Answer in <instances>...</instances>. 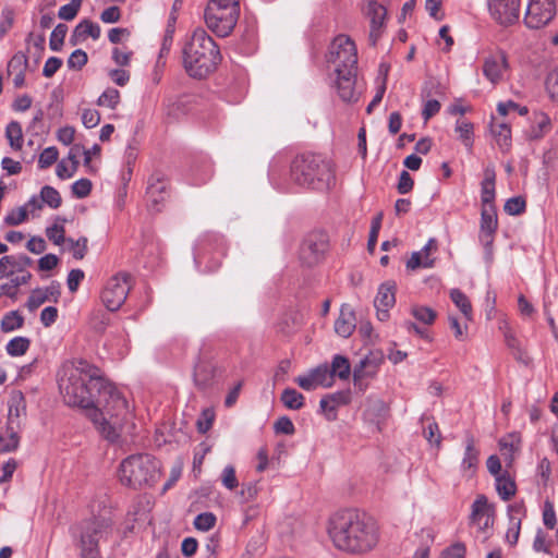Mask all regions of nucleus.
<instances>
[{
	"instance_id": "nucleus-1",
	"label": "nucleus",
	"mask_w": 558,
	"mask_h": 558,
	"mask_svg": "<svg viewBox=\"0 0 558 558\" xmlns=\"http://www.w3.org/2000/svg\"><path fill=\"white\" fill-rule=\"evenodd\" d=\"M58 385L63 401L85 409L105 439L114 442L120 438L132 415L125 398L98 367L85 360L66 361L58 372Z\"/></svg>"
},
{
	"instance_id": "nucleus-2",
	"label": "nucleus",
	"mask_w": 558,
	"mask_h": 558,
	"mask_svg": "<svg viewBox=\"0 0 558 558\" xmlns=\"http://www.w3.org/2000/svg\"><path fill=\"white\" fill-rule=\"evenodd\" d=\"M327 533L337 549L354 555L369 553L380 539L377 521L357 509L333 512L327 521Z\"/></svg>"
},
{
	"instance_id": "nucleus-3",
	"label": "nucleus",
	"mask_w": 558,
	"mask_h": 558,
	"mask_svg": "<svg viewBox=\"0 0 558 558\" xmlns=\"http://www.w3.org/2000/svg\"><path fill=\"white\" fill-rule=\"evenodd\" d=\"M327 62L335 65V84L341 100H356L357 49L354 41L343 34L335 37L329 46Z\"/></svg>"
},
{
	"instance_id": "nucleus-4",
	"label": "nucleus",
	"mask_w": 558,
	"mask_h": 558,
	"mask_svg": "<svg viewBox=\"0 0 558 558\" xmlns=\"http://www.w3.org/2000/svg\"><path fill=\"white\" fill-rule=\"evenodd\" d=\"M183 66L193 78H205L221 61L218 45L204 29H196L182 49Z\"/></svg>"
},
{
	"instance_id": "nucleus-5",
	"label": "nucleus",
	"mask_w": 558,
	"mask_h": 558,
	"mask_svg": "<svg viewBox=\"0 0 558 558\" xmlns=\"http://www.w3.org/2000/svg\"><path fill=\"white\" fill-rule=\"evenodd\" d=\"M290 178L299 186L326 191L335 182V172L328 159L319 154L305 153L291 161Z\"/></svg>"
},
{
	"instance_id": "nucleus-6",
	"label": "nucleus",
	"mask_w": 558,
	"mask_h": 558,
	"mask_svg": "<svg viewBox=\"0 0 558 558\" xmlns=\"http://www.w3.org/2000/svg\"><path fill=\"white\" fill-rule=\"evenodd\" d=\"M159 476V462L147 453L128 457L121 462L119 469L120 482L133 488L151 486Z\"/></svg>"
},
{
	"instance_id": "nucleus-7",
	"label": "nucleus",
	"mask_w": 558,
	"mask_h": 558,
	"mask_svg": "<svg viewBox=\"0 0 558 558\" xmlns=\"http://www.w3.org/2000/svg\"><path fill=\"white\" fill-rule=\"evenodd\" d=\"M110 526V520L99 515L84 519L71 527V535L80 549L81 558H101L99 539Z\"/></svg>"
},
{
	"instance_id": "nucleus-8",
	"label": "nucleus",
	"mask_w": 558,
	"mask_h": 558,
	"mask_svg": "<svg viewBox=\"0 0 558 558\" xmlns=\"http://www.w3.org/2000/svg\"><path fill=\"white\" fill-rule=\"evenodd\" d=\"M225 254L223 236L211 232L202 234L193 248L194 264L202 274L216 271L220 267Z\"/></svg>"
},
{
	"instance_id": "nucleus-9",
	"label": "nucleus",
	"mask_w": 558,
	"mask_h": 558,
	"mask_svg": "<svg viewBox=\"0 0 558 558\" xmlns=\"http://www.w3.org/2000/svg\"><path fill=\"white\" fill-rule=\"evenodd\" d=\"M330 251V239L326 231L313 230L306 233L298 248V262L302 268L313 269L322 265Z\"/></svg>"
},
{
	"instance_id": "nucleus-10",
	"label": "nucleus",
	"mask_w": 558,
	"mask_h": 558,
	"mask_svg": "<svg viewBox=\"0 0 558 558\" xmlns=\"http://www.w3.org/2000/svg\"><path fill=\"white\" fill-rule=\"evenodd\" d=\"M240 11L233 8H222L216 3H208L204 19L207 27L218 37H227L231 34L239 20Z\"/></svg>"
},
{
	"instance_id": "nucleus-11",
	"label": "nucleus",
	"mask_w": 558,
	"mask_h": 558,
	"mask_svg": "<svg viewBox=\"0 0 558 558\" xmlns=\"http://www.w3.org/2000/svg\"><path fill=\"white\" fill-rule=\"evenodd\" d=\"M556 14L554 0H531L527 4L524 24L532 29L547 25Z\"/></svg>"
},
{
	"instance_id": "nucleus-12",
	"label": "nucleus",
	"mask_w": 558,
	"mask_h": 558,
	"mask_svg": "<svg viewBox=\"0 0 558 558\" xmlns=\"http://www.w3.org/2000/svg\"><path fill=\"white\" fill-rule=\"evenodd\" d=\"M146 197L151 210L160 211L169 197V180L161 171H155L147 180Z\"/></svg>"
},
{
	"instance_id": "nucleus-13",
	"label": "nucleus",
	"mask_w": 558,
	"mask_h": 558,
	"mask_svg": "<svg viewBox=\"0 0 558 558\" xmlns=\"http://www.w3.org/2000/svg\"><path fill=\"white\" fill-rule=\"evenodd\" d=\"M383 362L384 355L380 351H372L361 359L353 369L354 386L364 391L367 388L365 379L376 376Z\"/></svg>"
},
{
	"instance_id": "nucleus-14",
	"label": "nucleus",
	"mask_w": 558,
	"mask_h": 558,
	"mask_svg": "<svg viewBox=\"0 0 558 558\" xmlns=\"http://www.w3.org/2000/svg\"><path fill=\"white\" fill-rule=\"evenodd\" d=\"M488 8L494 20L500 25H512L519 20L520 0H488Z\"/></svg>"
},
{
	"instance_id": "nucleus-15",
	"label": "nucleus",
	"mask_w": 558,
	"mask_h": 558,
	"mask_svg": "<svg viewBox=\"0 0 558 558\" xmlns=\"http://www.w3.org/2000/svg\"><path fill=\"white\" fill-rule=\"evenodd\" d=\"M365 14L369 19L368 41L375 47L386 27L387 9L376 0H369Z\"/></svg>"
},
{
	"instance_id": "nucleus-16",
	"label": "nucleus",
	"mask_w": 558,
	"mask_h": 558,
	"mask_svg": "<svg viewBox=\"0 0 558 558\" xmlns=\"http://www.w3.org/2000/svg\"><path fill=\"white\" fill-rule=\"evenodd\" d=\"M498 230V216L496 207L481 209L478 239L486 252H490Z\"/></svg>"
},
{
	"instance_id": "nucleus-17",
	"label": "nucleus",
	"mask_w": 558,
	"mask_h": 558,
	"mask_svg": "<svg viewBox=\"0 0 558 558\" xmlns=\"http://www.w3.org/2000/svg\"><path fill=\"white\" fill-rule=\"evenodd\" d=\"M437 252L438 242L435 238H430L420 251L411 254V257L405 264L407 269L415 270L418 268H433L435 266Z\"/></svg>"
},
{
	"instance_id": "nucleus-18",
	"label": "nucleus",
	"mask_w": 558,
	"mask_h": 558,
	"mask_svg": "<svg viewBox=\"0 0 558 558\" xmlns=\"http://www.w3.org/2000/svg\"><path fill=\"white\" fill-rule=\"evenodd\" d=\"M396 303V286L391 281L384 282L379 286L377 295L374 300V306L377 311V318L386 322L389 318V311Z\"/></svg>"
},
{
	"instance_id": "nucleus-19",
	"label": "nucleus",
	"mask_w": 558,
	"mask_h": 558,
	"mask_svg": "<svg viewBox=\"0 0 558 558\" xmlns=\"http://www.w3.org/2000/svg\"><path fill=\"white\" fill-rule=\"evenodd\" d=\"M130 281H108L101 292L104 304L109 311H117L125 301Z\"/></svg>"
},
{
	"instance_id": "nucleus-20",
	"label": "nucleus",
	"mask_w": 558,
	"mask_h": 558,
	"mask_svg": "<svg viewBox=\"0 0 558 558\" xmlns=\"http://www.w3.org/2000/svg\"><path fill=\"white\" fill-rule=\"evenodd\" d=\"M507 68V54L504 51H498L485 58L483 74L492 84L496 85L502 80V73Z\"/></svg>"
},
{
	"instance_id": "nucleus-21",
	"label": "nucleus",
	"mask_w": 558,
	"mask_h": 558,
	"mask_svg": "<svg viewBox=\"0 0 558 558\" xmlns=\"http://www.w3.org/2000/svg\"><path fill=\"white\" fill-rule=\"evenodd\" d=\"M493 509L488 504L486 496L480 495L472 505L471 522L481 530H485L493 524Z\"/></svg>"
},
{
	"instance_id": "nucleus-22",
	"label": "nucleus",
	"mask_w": 558,
	"mask_h": 558,
	"mask_svg": "<svg viewBox=\"0 0 558 558\" xmlns=\"http://www.w3.org/2000/svg\"><path fill=\"white\" fill-rule=\"evenodd\" d=\"M351 402V392L337 391L325 396L319 401V407L328 421H333L337 417V409L341 405H347Z\"/></svg>"
},
{
	"instance_id": "nucleus-23",
	"label": "nucleus",
	"mask_w": 558,
	"mask_h": 558,
	"mask_svg": "<svg viewBox=\"0 0 558 558\" xmlns=\"http://www.w3.org/2000/svg\"><path fill=\"white\" fill-rule=\"evenodd\" d=\"M60 294V284L56 282L46 288L34 289L28 298L27 306L31 311H34L46 302H57Z\"/></svg>"
},
{
	"instance_id": "nucleus-24",
	"label": "nucleus",
	"mask_w": 558,
	"mask_h": 558,
	"mask_svg": "<svg viewBox=\"0 0 558 558\" xmlns=\"http://www.w3.org/2000/svg\"><path fill=\"white\" fill-rule=\"evenodd\" d=\"M480 451L475 447L474 437L471 434H468L465 437V450L464 456L461 462V472L465 477H472L478 466Z\"/></svg>"
},
{
	"instance_id": "nucleus-25",
	"label": "nucleus",
	"mask_w": 558,
	"mask_h": 558,
	"mask_svg": "<svg viewBox=\"0 0 558 558\" xmlns=\"http://www.w3.org/2000/svg\"><path fill=\"white\" fill-rule=\"evenodd\" d=\"M356 328V317L349 304H342L339 317L335 322V331L342 338H349Z\"/></svg>"
},
{
	"instance_id": "nucleus-26",
	"label": "nucleus",
	"mask_w": 558,
	"mask_h": 558,
	"mask_svg": "<svg viewBox=\"0 0 558 558\" xmlns=\"http://www.w3.org/2000/svg\"><path fill=\"white\" fill-rule=\"evenodd\" d=\"M388 414V407L384 400L376 397L366 399V407L363 413L364 420L379 428V424L385 421Z\"/></svg>"
},
{
	"instance_id": "nucleus-27",
	"label": "nucleus",
	"mask_w": 558,
	"mask_h": 558,
	"mask_svg": "<svg viewBox=\"0 0 558 558\" xmlns=\"http://www.w3.org/2000/svg\"><path fill=\"white\" fill-rule=\"evenodd\" d=\"M138 269H144L147 272L140 274L142 277H147L149 274L156 271L162 265V257L157 247L154 245L145 246L140 259Z\"/></svg>"
},
{
	"instance_id": "nucleus-28",
	"label": "nucleus",
	"mask_w": 558,
	"mask_h": 558,
	"mask_svg": "<svg viewBox=\"0 0 558 558\" xmlns=\"http://www.w3.org/2000/svg\"><path fill=\"white\" fill-rule=\"evenodd\" d=\"M8 424L7 426H14L17 430L20 427V418L25 415L26 403L22 392H14L8 402Z\"/></svg>"
},
{
	"instance_id": "nucleus-29",
	"label": "nucleus",
	"mask_w": 558,
	"mask_h": 558,
	"mask_svg": "<svg viewBox=\"0 0 558 558\" xmlns=\"http://www.w3.org/2000/svg\"><path fill=\"white\" fill-rule=\"evenodd\" d=\"M485 177L481 183V202L482 208L486 207H496L495 205V170L494 169H485Z\"/></svg>"
},
{
	"instance_id": "nucleus-30",
	"label": "nucleus",
	"mask_w": 558,
	"mask_h": 558,
	"mask_svg": "<svg viewBox=\"0 0 558 558\" xmlns=\"http://www.w3.org/2000/svg\"><path fill=\"white\" fill-rule=\"evenodd\" d=\"M19 445V430L14 426H0V454L15 451Z\"/></svg>"
},
{
	"instance_id": "nucleus-31",
	"label": "nucleus",
	"mask_w": 558,
	"mask_h": 558,
	"mask_svg": "<svg viewBox=\"0 0 558 558\" xmlns=\"http://www.w3.org/2000/svg\"><path fill=\"white\" fill-rule=\"evenodd\" d=\"M214 169L210 161L203 159L199 163H195L191 167V184L192 185H203L207 183Z\"/></svg>"
},
{
	"instance_id": "nucleus-32",
	"label": "nucleus",
	"mask_w": 558,
	"mask_h": 558,
	"mask_svg": "<svg viewBox=\"0 0 558 558\" xmlns=\"http://www.w3.org/2000/svg\"><path fill=\"white\" fill-rule=\"evenodd\" d=\"M214 377V367L209 361H203L201 357L194 366V381L199 388H206Z\"/></svg>"
},
{
	"instance_id": "nucleus-33",
	"label": "nucleus",
	"mask_w": 558,
	"mask_h": 558,
	"mask_svg": "<svg viewBox=\"0 0 558 558\" xmlns=\"http://www.w3.org/2000/svg\"><path fill=\"white\" fill-rule=\"evenodd\" d=\"M495 482L496 490L504 501H508L515 495V482L507 471H505L501 475L495 477Z\"/></svg>"
},
{
	"instance_id": "nucleus-34",
	"label": "nucleus",
	"mask_w": 558,
	"mask_h": 558,
	"mask_svg": "<svg viewBox=\"0 0 558 558\" xmlns=\"http://www.w3.org/2000/svg\"><path fill=\"white\" fill-rule=\"evenodd\" d=\"M454 131L459 134V140L468 150H472L474 144V125L468 120H457Z\"/></svg>"
},
{
	"instance_id": "nucleus-35",
	"label": "nucleus",
	"mask_w": 558,
	"mask_h": 558,
	"mask_svg": "<svg viewBox=\"0 0 558 558\" xmlns=\"http://www.w3.org/2000/svg\"><path fill=\"white\" fill-rule=\"evenodd\" d=\"M5 137L9 145L14 150H20L23 147V131L22 125L17 121H11L5 128Z\"/></svg>"
},
{
	"instance_id": "nucleus-36",
	"label": "nucleus",
	"mask_w": 558,
	"mask_h": 558,
	"mask_svg": "<svg viewBox=\"0 0 558 558\" xmlns=\"http://www.w3.org/2000/svg\"><path fill=\"white\" fill-rule=\"evenodd\" d=\"M410 313L416 322L426 326L433 325L437 318V313L425 305L414 304L411 306Z\"/></svg>"
},
{
	"instance_id": "nucleus-37",
	"label": "nucleus",
	"mask_w": 558,
	"mask_h": 558,
	"mask_svg": "<svg viewBox=\"0 0 558 558\" xmlns=\"http://www.w3.org/2000/svg\"><path fill=\"white\" fill-rule=\"evenodd\" d=\"M281 402L289 410H300L304 407V396L293 388H286L280 397Z\"/></svg>"
},
{
	"instance_id": "nucleus-38",
	"label": "nucleus",
	"mask_w": 558,
	"mask_h": 558,
	"mask_svg": "<svg viewBox=\"0 0 558 558\" xmlns=\"http://www.w3.org/2000/svg\"><path fill=\"white\" fill-rule=\"evenodd\" d=\"M257 48V39L256 34L254 29H246L239 43L236 44V49L240 53L250 56L252 54Z\"/></svg>"
},
{
	"instance_id": "nucleus-39",
	"label": "nucleus",
	"mask_w": 558,
	"mask_h": 558,
	"mask_svg": "<svg viewBox=\"0 0 558 558\" xmlns=\"http://www.w3.org/2000/svg\"><path fill=\"white\" fill-rule=\"evenodd\" d=\"M100 26L88 19H84L75 26V35H81L84 40L87 37H92L94 40H97L100 37Z\"/></svg>"
},
{
	"instance_id": "nucleus-40",
	"label": "nucleus",
	"mask_w": 558,
	"mask_h": 558,
	"mask_svg": "<svg viewBox=\"0 0 558 558\" xmlns=\"http://www.w3.org/2000/svg\"><path fill=\"white\" fill-rule=\"evenodd\" d=\"M329 369L332 378L338 376L340 379H347L351 372L349 360L342 355H335Z\"/></svg>"
},
{
	"instance_id": "nucleus-41",
	"label": "nucleus",
	"mask_w": 558,
	"mask_h": 558,
	"mask_svg": "<svg viewBox=\"0 0 558 558\" xmlns=\"http://www.w3.org/2000/svg\"><path fill=\"white\" fill-rule=\"evenodd\" d=\"M24 325V317L17 311L7 313L1 319V330L3 332H11L22 328Z\"/></svg>"
},
{
	"instance_id": "nucleus-42",
	"label": "nucleus",
	"mask_w": 558,
	"mask_h": 558,
	"mask_svg": "<svg viewBox=\"0 0 558 558\" xmlns=\"http://www.w3.org/2000/svg\"><path fill=\"white\" fill-rule=\"evenodd\" d=\"M31 340L26 337H14L5 347L7 353L11 356H22L29 349Z\"/></svg>"
},
{
	"instance_id": "nucleus-43",
	"label": "nucleus",
	"mask_w": 558,
	"mask_h": 558,
	"mask_svg": "<svg viewBox=\"0 0 558 558\" xmlns=\"http://www.w3.org/2000/svg\"><path fill=\"white\" fill-rule=\"evenodd\" d=\"M28 66V58L23 51L15 52L8 62L7 71L9 75L13 73H25Z\"/></svg>"
},
{
	"instance_id": "nucleus-44",
	"label": "nucleus",
	"mask_w": 558,
	"mask_h": 558,
	"mask_svg": "<svg viewBox=\"0 0 558 558\" xmlns=\"http://www.w3.org/2000/svg\"><path fill=\"white\" fill-rule=\"evenodd\" d=\"M40 199L43 204L48 205L52 209H57L62 204V198L57 189L50 185H45L40 190Z\"/></svg>"
},
{
	"instance_id": "nucleus-45",
	"label": "nucleus",
	"mask_w": 558,
	"mask_h": 558,
	"mask_svg": "<svg viewBox=\"0 0 558 558\" xmlns=\"http://www.w3.org/2000/svg\"><path fill=\"white\" fill-rule=\"evenodd\" d=\"M57 223L53 226L47 228L46 235L50 241H52L56 245H60L65 241L64 238V223L66 222V219L63 217L58 216L56 218Z\"/></svg>"
},
{
	"instance_id": "nucleus-46",
	"label": "nucleus",
	"mask_w": 558,
	"mask_h": 558,
	"mask_svg": "<svg viewBox=\"0 0 558 558\" xmlns=\"http://www.w3.org/2000/svg\"><path fill=\"white\" fill-rule=\"evenodd\" d=\"M450 298L468 320L472 319V306L464 293L458 289L450 292Z\"/></svg>"
},
{
	"instance_id": "nucleus-47",
	"label": "nucleus",
	"mask_w": 558,
	"mask_h": 558,
	"mask_svg": "<svg viewBox=\"0 0 558 558\" xmlns=\"http://www.w3.org/2000/svg\"><path fill=\"white\" fill-rule=\"evenodd\" d=\"M423 434L429 444L436 445L437 447L440 446L441 434L438 424L434 420H424Z\"/></svg>"
},
{
	"instance_id": "nucleus-48",
	"label": "nucleus",
	"mask_w": 558,
	"mask_h": 558,
	"mask_svg": "<svg viewBox=\"0 0 558 558\" xmlns=\"http://www.w3.org/2000/svg\"><path fill=\"white\" fill-rule=\"evenodd\" d=\"M493 134L501 149H508L511 145V130L507 123H499L493 129Z\"/></svg>"
},
{
	"instance_id": "nucleus-49",
	"label": "nucleus",
	"mask_w": 558,
	"mask_h": 558,
	"mask_svg": "<svg viewBox=\"0 0 558 558\" xmlns=\"http://www.w3.org/2000/svg\"><path fill=\"white\" fill-rule=\"evenodd\" d=\"M533 124L534 136L538 137L550 131L551 120L545 112H535Z\"/></svg>"
},
{
	"instance_id": "nucleus-50",
	"label": "nucleus",
	"mask_w": 558,
	"mask_h": 558,
	"mask_svg": "<svg viewBox=\"0 0 558 558\" xmlns=\"http://www.w3.org/2000/svg\"><path fill=\"white\" fill-rule=\"evenodd\" d=\"M68 33V26L59 23L52 31L49 40V47L52 51H60L64 44V38Z\"/></svg>"
},
{
	"instance_id": "nucleus-51",
	"label": "nucleus",
	"mask_w": 558,
	"mask_h": 558,
	"mask_svg": "<svg viewBox=\"0 0 558 558\" xmlns=\"http://www.w3.org/2000/svg\"><path fill=\"white\" fill-rule=\"evenodd\" d=\"M120 102V93L116 88H107L97 99L98 106L116 109Z\"/></svg>"
},
{
	"instance_id": "nucleus-52",
	"label": "nucleus",
	"mask_w": 558,
	"mask_h": 558,
	"mask_svg": "<svg viewBox=\"0 0 558 558\" xmlns=\"http://www.w3.org/2000/svg\"><path fill=\"white\" fill-rule=\"evenodd\" d=\"M215 417L216 414L213 408L204 409L196 421L197 430L201 434H206L211 428Z\"/></svg>"
},
{
	"instance_id": "nucleus-53",
	"label": "nucleus",
	"mask_w": 558,
	"mask_h": 558,
	"mask_svg": "<svg viewBox=\"0 0 558 558\" xmlns=\"http://www.w3.org/2000/svg\"><path fill=\"white\" fill-rule=\"evenodd\" d=\"M311 373L314 376V380L316 384L323 387H330L332 384V376L328 365H319L316 368L312 369Z\"/></svg>"
},
{
	"instance_id": "nucleus-54",
	"label": "nucleus",
	"mask_w": 558,
	"mask_h": 558,
	"mask_svg": "<svg viewBox=\"0 0 558 558\" xmlns=\"http://www.w3.org/2000/svg\"><path fill=\"white\" fill-rule=\"evenodd\" d=\"M526 203L522 196H513L507 199L504 210L511 216L521 215L525 211Z\"/></svg>"
},
{
	"instance_id": "nucleus-55",
	"label": "nucleus",
	"mask_w": 558,
	"mask_h": 558,
	"mask_svg": "<svg viewBox=\"0 0 558 558\" xmlns=\"http://www.w3.org/2000/svg\"><path fill=\"white\" fill-rule=\"evenodd\" d=\"M59 157V151L57 147L50 146L45 148L38 158V168L39 169H47L50 166H52Z\"/></svg>"
},
{
	"instance_id": "nucleus-56",
	"label": "nucleus",
	"mask_w": 558,
	"mask_h": 558,
	"mask_svg": "<svg viewBox=\"0 0 558 558\" xmlns=\"http://www.w3.org/2000/svg\"><path fill=\"white\" fill-rule=\"evenodd\" d=\"M523 511V506L521 505H511L508 507V512L510 513V524H511V529L510 530H513V544L517 543L518 541V537H519V532H520V525H521V518L520 517H515V514L520 515Z\"/></svg>"
},
{
	"instance_id": "nucleus-57",
	"label": "nucleus",
	"mask_w": 558,
	"mask_h": 558,
	"mask_svg": "<svg viewBox=\"0 0 558 558\" xmlns=\"http://www.w3.org/2000/svg\"><path fill=\"white\" fill-rule=\"evenodd\" d=\"M83 0H73L68 4L62 5L58 11V16L64 21H72L77 15Z\"/></svg>"
},
{
	"instance_id": "nucleus-58",
	"label": "nucleus",
	"mask_w": 558,
	"mask_h": 558,
	"mask_svg": "<svg viewBox=\"0 0 558 558\" xmlns=\"http://www.w3.org/2000/svg\"><path fill=\"white\" fill-rule=\"evenodd\" d=\"M87 61V53L83 49H76L70 54L66 63L69 69L78 71L83 69Z\"/></svg>"
},
{
	"instance_id": "nucleus-59",
	"label": "nucleus",
	"mask_w": 558,
	"mask_h": 558,
	"mask_svg": "<svg viewBox=\"0 0 558 558\" xmlns=\"http://www.w3.org/2000/svg\"><path fill=\"white\" fill-rule=\"evenodd\" d=\"M383 213L377 214L371 223V230L368 234L367 247L373 251L377 244L378 233L381 228Z\"/></svg>"
},
{
	"instance_id": "nucleus-60",
	"label": "nucleus",
	"mask_w": 558,
	"mask_h": 558,
	"mask_svg": "<svg viewBox=\"0 0 558 558\" xmlns=\"http://www.w3.org/2000/svg\"><path fill=\"white\" fill-rule=\"evenodd\" d=\"M92 181L89 179H78L72 184V193L77 198H85L92 192Z\"/></svg>"
},
{
	"instance_id": "nucleus-61",
	"label": "nucleus",
	"mask_w": 558,
	"mask_h": 558,
	"mask_svg": "<svg viewBox=\"0 0 558 558\" xmlns=\"http://www.w3.org/2000/svg\"><path fill=\"white\" fill-rule=\"evenodd\" d=\"M27 218L26 206H20L17 208L12 209L4 217V222L8 226H19L24 222Z\"/></svg>"
},
{
	"instance_id": "nucleus-62",
	"label": "nucleus",
	"mask_w": 558,
	"mask_h": 558,
	"mask_svg": "<svg viewBox=\"0 0 558 558\" xmlns=\"http://www.w3.org/2000/svg\"><path fill=\"white\" fill-rule=\"evenodd\" d=\"M216 523V517L211 512H203L199 513L194 520L195 529L199 531H208Z\"/></svg>"
},
{
	"instance_id": "nucleus-63",
	"label": "nucleus",
	"mask_w": 558,
	"mask_h": 558,
	"mask_svg": "<svg viewBox=\"0 0 558 558\" xmlns=\"http://www.w3.org/2000/svg\"><path fill=\"white\" fill-rule=\"evenodd\" d=\"M221 483L229 490H233L238 487L239 482L235 475V469L232 465H227L222 470Z\"/></svg>"
},
{
	"instance_id": "nucleus-64",
	"label": "nucleus",
	"mask_w": 558,
	"mask_h": 558,
	"mask_svg": "<svg viewBox=\"0 0 558 558\" xmlns=\"http://www.w3.org/2000/svg\"><path fill=\"white\" fill-rule=\"evenodd\" d=\"M546 89L551 100L558 102V66L548 74Z\"/></svg>"
}]
</instances>
